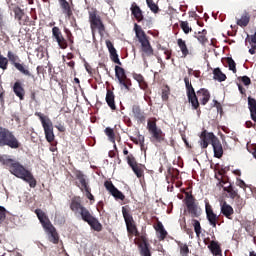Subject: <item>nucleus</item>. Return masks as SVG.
Listing matches in <instances>:
<instances>
[{
    "instance_id": "nucleus-1",
    "label": "nucleus",
    "mask_w": 256,
    "mask_h": 256,
    "mask_svg": "<svg viewBox=\"0 0 256 256\" xmlns=\"http://www.w3.org/2000/svg\"><path fill=\"white\" fill-rule=\"evenodd\" d=\"M69 209L74 212L76 217H80L83 222L89 224L90 228L95 230L96 232H101L103 227L101 222L96 217H93L91 212L82 205L80 197H74L71 199V203L69 204Z\"/></svg>"
},
{
    "instance_id": "nucleus-2",
    "label": "nucleus",
    "mask_w": 256,
    "mask_h": 256,
    "mask_svg": "<svg viewBox=\"0 0 256 256\" xmlns=\"http://www.w3.org/2000/svg\"><path fill=\"white\" fill-rule=\"evenodd\" d=\"M1 162L3 165L9 168L12 175L26 182L30 188H36L37 180L34 178L33 173L30 170H27L25 166L11 158L2 159Z\"/></svg>"
},
{
    "instance_id": "nucleus-3",
    "label": "nucleus",
    "mask_w": 256,
    "mask_h": 256,
    "mask_svg": "<svg viewBox=\"0 0 256 256\" xmlns=\"http://www.w3.org/2000/svg\"><path fill=\"white\" fill-rule=\"evenodd\" d=\"M34 213H36L40 224L43 225V229L48 235V241L57 245L60 242V235L58 234L53 224H51L49 217L41 209H36Z\"/></svg>"
},
{
    "instance_id": "nucleus-4",
    "label": "nucleus",
    "mask_w": 256,
    "mask_h": 256,
    "mask_svg": "<svg viewBox=\"0 0 256 256\" xmlns=\"http://www.w3.org/2000/svg\"><path fill=\"white\" fill-rule=\"evenodd\" d=\"M135 37L141 44V51L143 57H152L154 55V49L150 43V37L145 34L143 28L137 23L134 24Z\"/></svg>"
},
{
    "instance_id": "nucleus-5",
    "label": "nucleus",
    "mask_w": 256,
    "mask_h": 256,
    "mask_svg": "<svg viewBox=\"0 0 256 256\" xmlns=\"http://www.w3.org/2000/svg\"><path fill=\"white\" fill-rule=\"evenodd\" d=\"M121 213L123 214V219L126 223L128 239H133V237H140L139 229L137 228L136 221L131 214L129 206L122 207Z\"/></svg>"
},
{
    "instance_id": "nucleus-6",
    "label": "nucleus",
    "mask_w": 256,
    "mask_h": 256,
    "mask_svg": "<svg viewBox=\"0 0 256 256\" xmlns=\"http://www.w3.org/2000/svg\"><path fill=\"white\" fill-rule=\"evenodd\" d=\"M5 146L12 149H19L21 143L12 131H10L8 128L0 126V148Z\"/></svg>"
},
{
    "instance_id": "nucleus-7",
    "label": "nucleus",
    "mask_w": 256,
    "mask_h": 256,
    "mask_svg": "<svg viewBox=\"0 0 256 256\" xmlns=\"http://www.w3.org/2000/svg\"><path fill=\"white\" fill-rule=\"evenodd\" d=\"M74 174L76 180H78V182H75L76 187L79 188L80 192L85 193V196L90 201V204H93V202H95V197L92 195V189L91 186H89V181L86 179V175L82 173L81 170H76Z\"/></svg>"
},
{
    "instance_id": "nucleus-8",
    "label": "nucleus",
    "mask_w": 256,
    "mask_h": 256,
    "mask_svg": "<svg viewBox=\"0 0 256 256\" xmlns=\"http://www.w3.org/2000/svg\"><path fill=\"white\" fill-rule=\"evenodd\" d=\"M35 116L40 119L41 126H43L44 129V135L45 140H47L48 143H53L55 136H54V128H53V122L49 118V116H45L41 112H36L34 114Z\"/></svg>"
},
{
    "instance_id": "nucleus-9",
    "label": "nucleus",
    "mask_w": 256,
    "mask_h": 256,
    "mask_svg": "<svg viewBox=\"0 0 256 256\" xmlns=\"http://www.w3.org/2000/svg\"><path fill=\"white\" fill-rule=\"evenodd\" d=\"M7 60L10 62V64L13 65V67L20 72V74H23L25 77L34 79V75L32 72H30L29 67L26 66L25 63H19V56L12 51L7 52Z\"/></svg>"
},
{
    "instance_id": "nucleus-10",
    "label": "nucleus",
    "mask_w": 256,
    "mask_h": 256,
    "mask_svg": "<svg viewBox=\"0 0 256 256\" xmlns=\"http://www.w3.org/2000/svg\"><path fill=\"white\" fill-rule=\"evenodd\" d=\"M147 130L151 135L152 143H163L165 141V133L161 128L157 127V119L154 118L147 121Z\"/></svg>"
},
{
    "instance_id": "nucleus-11",
    "label": "nucleus",
    "mask_w": 256,
    "mask_h": 256,
    "mask_svg": "<svg viewBox=\"0 0 256 256\" xmlns=\"http://www.w3.org/2000/svg\"><path fill=\"white\" fill-rule=\"evenodd\" d=\"M89 22L90 29H92V31L97 30L100 36L105 35V25L103 24L101 16L98 15L96 9L89 11Z\"/></svg>"
},
{
    "instance_id": "nucleus-12",
    "label": "nucleus",
    "mask_w": 256,
    "mask_h": 256,
    "mask_svg": "<svg viewBox=\"0 0 256 256\" xmlns=\"http://www.w3.org/2000/svg\"><path fill=\"white\" fill-rule=\"evenodd\" d=\"M114 72H115L116 78L118 80V85L120 86V88L130 91V89L132 87V83H131V79L129 77H127L126 71L120 66H115Z\"/></svg>"
},
{
    "instance_id": "nucleus-13",
    "label": "nucleus",
    "mask_w": 256,
    "mask_h": 256,
    "mask_svg": "<svg viewBox=\"0 0 256 256\" xmlns=\"http://www.w3.org/2000/svg\"><path fill=\"white\" fill-rule=\"evenodd\" d=\"M195 201V197L186 192L185 205L187 212H189L190 217L199 218L202 215V210L197 206Z\"/></svg>"
},
{
    "instance_id": "nucleus-14",
    "label": "nucleus",
    "mask_w": 256,
    "mask_h": 256,
    "mask_svg": "<svg viewBox=\"0 0 256 256\" xmlns=\"http://www.w3.org/2000/svg\"><path fill=\"white\" fill-rule=\"evenodd\" d=\"M185 87H186V94L187 100L190 104H192L193 110L199 109V101L197 100V96L195 93V89L192 86L191 80L188 77H185Z\"/></svg>"
},
{
    "instance_id": "nucleus-15",
    "label": "nucleus",
    "mask_w": 256,
    "mask_h": 256,
    "mask_svg": "<svg viewBox=\"0 0 256 256\" xmlns=\"http://www.w3.org/2000/svg\"><path fill=\"white\" fill-rule=\"evenodd\" d=\"M52 39L54 42H57L59 49L65 50L70 47V42H68V39L64 37L63 32L57 26L52 28Z\"/></svg>"
},
{
    "instance_id": "nucleus-16",
    "label": "nucleus",
    "mask_w": 256,
    "mask_h": 256,
    "mask_svg": "<svg viewBox=\"0 0 256 256\" xmlns=\"http://www.w3.org/2000/svg\"><path fill=\"white\" fill-rule=\"evenodd\" d=\"M217 142H220V140L219 138H217V136L213 134V132H209L207 130L201 131L199 141L201 149H206L207 147H209V144H214Z\"/></svg>"
},
{
    "instance_id": "nucleus-17",
    "label": "nucleus",
    "mask_w": 256,
    "mask_h": 256,
    "mask_svg": "<svg viewBox=\"0 0 256 256\" xmlns=\"http://www.w3.org/2000/svg\"><path fill=\"white\" fill-rule=\"evenodd\" d=\"M104 188H106L107 192H109V194L112 195L114 199L121 201L126 199V196L123 194V192L117 189L115 185H113L112 181L106 180V182H104Z\"/></svg>"
},
{
    "instance_id": "nucleus-18",
    "label": "nucleus",
    "mask_w": 256,
    "mask_h": 256,
    "mask_svg": "<svg viewBox=\"0 0 256 256\" xmlns=\"http://www.w3.org/2000/svg\"><path fill=\"white\" fill-rule=\"evenodd\" d=\"M131 112H132V119H134V121H137L138 124H143L147 119V115L145 114L143 109H141V106L137 104L132 105Z\"/></svg>"
},
{
    "instance_id": "nucleus-19",
    "label": "nucleus",
    "mask_w": 256,
    "mask_h": 256,
    "mask_svg": "<svg viewBox=\"0 0 256 256\" xmlns=\"http://www.w3.org/2000/svg\"><path fill=\"white\" fill-rule=\"evenodd\" d=\"M206 218L208 220V223L211 225V227L216 228L217 222L219 221V216H217L212 208V205L209 204V201L206 200Z\"/></svg>"
},
{
    "instance_id": "nucleus-20",
    "label": "nucleus",
    "mask_w": 256,
    "mask_h": 256,
    "mask_svg": "<svg viewBox=\"0 0 256 256\" xmlns=\"http://www.w3.org/2000/svg\"><path fill=\"white\" fill-rule=\"evenodd\" d=\"M13 13L14 19L17 20L19 25H27V23H29V16H27L21 8H13Z\"/></svg>"
},
{
    "instance_id": "nucleus-21",
    "label": "nucleus",
    "mask_w": 256,
    "mask_h": 256,
    "mask_svg": "<svg viewBox=\"0 0 256 256\" xmlns=\"http://www.w3.org/2000/svg\"><path fill=\"white\" fill-rule=\"evenodd\" d=\"M106 47L109 50L110 59L114 64H117L118 66H122V62L119 60V55L117 54V50L115 46H113L112 41L106 40Z\"/></svg>"
},
{
    "instance_id": "nucleus-22",
    "label": "nucleus",
    "mask_w": 256,
    "mask_h": 256,
    "mask_svg": "<svg viewBox=\"0 0 256 256\" xmlns=\"http://www.w3.org/2000/svg\"><path fill=\"white\" fill-rule=\"evenodd\" d=\"M154 229H155L156 235L158 236L159 241H164L167 238L168 232L167 230H165V227L162 224V222H160V220L156 219V224H154Z\"/></svg>"
},
{
    "instance_id": "nucleus-23",
    "label": "nucleus",
    "mask_w": 256,
    "mask_h": 256,
    "mask_svg": "<svg viewBox=\"0 0 256 256\" xmlns=\"http://www.w3.org/2000/svg\"><path fill=\"white\" fill-rule=\"evenodd\" d=\"M12 89H13L14 95H16L17 98L20 99V101L25 100L26 91L21 81L17 80L16 82H14Z\"/></svg>"
},
{
    "instance_id": "nucleus-24",
    "label": "nucleus",
    "mask_w": 256,
    "mask_h": 256,
    "mask_svg": "<svg viewBox=\"0 0 256 256\" xmlns=\"http://www.w3.org/2000/svg\"><path fill=\"white\" fill-rule=\"evenodd\" d=\"M130 10L131 15L134 16L138 23H141L144 20L143 11L140 9L139 5L132 3Z\"/></svg>"
},
{
    "instance_id": "nucleus-25",
    "label": "nucleus",
    "mask_w": 256,
    "mask_h": 256,
    "mask_svg": "<svg viewBox=\"0 0 256 256\" xmlns=\"http://www.w3.org/2000/svg\"><path fill=\"white\" fill-rule=\"evenodd\" d=\"M221 214L229 220H233L234 209L231 205H228L226 201L221 204Z\"/></svg>"
},
{
    "instance_id": "nucleus-26",
    "label": "nucleus",
    "mask_w": 256,
    "mask_h": 256,
    "mask_svg": "<svg viewBox=\"0 0 256 256\" xmlns=\"http://www.w3.org/2000/svg\"><path fill=\"white\" fill-rule=\"evenodd\" d=\"M59 6H61L62 13L66 16V18L71 19L73 12L69 2L67 0H58Z\"/></svg>"
},
{
    "instance_id": "nucleus-27",
    "label": "nucleus",
    "mask_w": 256,
    "mask_h": 256,
    "mask_svg": "<svg viewBox=\"0 0 256 256\" xmlns=\"http://www.w3.org/2000/svg\"><path fill=\"white\" fill-rule=\"evenodd\" d=\"M106 103H107V106H109L110 109H112V111L117 110V107L115 104V94L110 89H107V92H106Z\"/></svg>"
},
{
    "instance_id": "nucleus-28",
    "label": "nucleus",
    "mask_w": 256,
    "mask_h": 256,
    "mask_svg": "<svg viewBox=\"0 0 256 256\" xmlns=\"http://www.w3.org/2000/svg\"><path fill=\"white\" fill-rule=\"evenodd\" d=\"M211 146L213 147L214 158L221 159L224 154L223 145L221 144V141L211 143Z\"/></svg>"
},
{
    "instance_id": "nucleus-29",
    "label": "nucleus",
    "mask_w": 256,
    "mask_h": 256,
    "mask_svg": "<svg viewBox=\"0 0 256 256\" xmlns=\"http://www.w3.org/2000/svg\"><path fill=\"white\" fill-rule=\"evenodd\" d=\"M221 62L225 67H228L232 73H237L236 64L232 57H224L221 59Z\"/></svg>"
},
{
    "instance_id": "nucleus-30",
    "label": "nucleus",
    "mask_w": 256,
    "mask_h": 256,
    "mask_svg": "<svg viewBox=\"0 0 256 256\" xmlns=\"http://www.w3.org/2000/svg\"><path fill=\"white\" fill-rule=\"evenodd\" d=\"M138 249H140V256H151L150 244H148L147 240L142 239V243L138 245Z\"/></svg>"
},
{
    "instance_id": "nucleus-31",
    "label": "nucleus",
    "mask_w": 256,
    "mask_h": 256,
    "mask_svg": "<svg viewBox=\"0 0 256 256\" xmlns=\"http://www.w3.org/2000/svg\"><path fill=\"white\" fill-rule=\"evenodd\" d=\"M248 109L251 112V119L256 123V99L248 97Z\"/></svg>"
},
{
    "instance_id": "nucleus-32",
    "label": "nucleus",
    "mask_w": 256,
    "mask_h": 256,
    "mask_svg": "<svg viewBox=\"0 0 256 256\" xmlns=\"http://www.w3.org/2000/svg\"><path fill=\"white\" fill-rule=\"evenodd\" d=\"M197 96L200 98L201 105L205 106L210 100V93L207 89H200L197 91Z\"/></svg>"
},
{
    "instance_id": "nucleus-33",
    "label": "nucleus",
    "mask_w": 256,
    "mask_h": 256,
    "mask_svg": "<svg viewBox=\"0 0 256 256\" xmlns=\"http://www.w3.org/2000/svg\"><path fill=\"white\" fill-rule=\"evenodd\" d=\"M250 20L251 15L247 11H244V13L241 15V18L237 20V25L242 28L247 27Z\"/></svg>"
},
{
    "instance_id": "nucleus-34",
    "label": "nucleus",
    "mask_w": 256,
    "mask_h": 256,
    "mask_svg": "<svg viewBox=\"0 0 256 256\" xmlns=\"http://www.w3.org/2000/svg\"><path fill=\"white\" fill-rule=\"evenodd\" d=\"M177 43H178V47L180 49V52H182V57L183 58L188 57V55H190V52H189L188 46L186 45L185 40H182V38H179L177 40Z\"/></svg>"
},
{
    "instance_id": "nucleus-35",
    "label": "nucleus",
    "mask_w": 256,
    "mask_h": 256,
    "mask_svg": "<svg viewBox=\"0 0 256 256\" xmlns=\"http://www.w3.org/2000/svg\"><path fill=\"white\" fill-rule=\"evenodd\" d=\"M206 35H207L206 29L199 31L198 33L194 32V38H196L201 45H205L208 42Z\"/></svg>"
},
{
    "instance_id": "nucleus-36",
    "label": "nucleus",
    "mask_w": 256,
    "mask_h": 256,
    "mask_svg": "<svg viewBox=\"0 0 256 256\" xmlns=\"http://www.w3.org/2000/svg\"><path fill=\"white\" fill-rule=\"evenodd\" d=\"M224 192H227L230 196L231 200H235L240 198L241 196L238 194V190L234 189L233 185L223 188Z\"/></svg>"
},
{
    "instance_id": "nucleus-37",
    "label": "nucleus",
    "mask_w": 256,
    "mask_h": 256,
    "mask_svg": "<svg viewBox=\"0 0 256 256\" xmlns=\"http://www.w3.org/2000/svg\"><path fill=\"white\" fill-rule=\"evenodd\" d=\"M211 253H213L214 256H221V248L219 246V243L211 241L210 246H208Z\"/></svg>"
},
{
    "instance_id": "nucleus-38",
    "label": "nucleus",
    "mask_w": 256,
    "mask_h": 256,
    "mask_svg": "<svg viewBox=\"0 0 256 256\" xmlns=\"http://www.w3.org/2000/svg\"><path fill=\"white\" fill-rule=\"evenodd\" d=\"M214 80L223 82L226 81L227 77L226 74H224L220 68H216L213 70Z\"/></svg>"
},
{
    "instance_id": "nucleus-39",
    "label": "nucleus",
    "mask_w": 256,
    "mask_h": 256,
    "mask_svg": "<svg viewBox=\"0 0 256 256\" xmlns=\"http://www.w3.org/2000/svg\"><path fill=\"white\" fill-rule=\"evenodd\" d=\"M132 169V172H134L135 176L138 178H141L144 176V166L143 165H135V166H130Z\"/></svg>"
},
{
    "instance_id": "nucleus-40",
    "label": "nucleus",
    "mask_w": 256,
    "mask_h": 256,
    "mask_svg": "<svg viewBox=\"0 0 256 256\" xmlns=\"http://www.w3.org/2000/svg\"><path fill=\"white\" fill-rule=\"evenodd\" d=\"M179 25H180V29H182V31H183V33H185V35H188L190 32L193 31L191 26H189L188 21H179Z\"/></svg>"
},
{
    "instance_id": "nucleus-41",
    "label": "nucleus",
    "mask_w": 256,
    "mask_h": 256,
    "mask_svg": "<svg viewBox=\"0 0 256 256\" xmlns=\"http://www.w3.org/2000/svg\"><path fill=\"white\" fill-rule=\"evenodd\" d=\"M146 2L149 10H151L152 13L154 14L160 13V8L158 7L157 4L154 3V0H146Z\"/></svg>"
},
{
    "instance_id": "nucleus-42",
    "label": "nucleus",
    "mask_w": 256,
    "mask_h": 256,
    "mask_svg": "<svg viewBox=\"0 0 256 256\" xmlns=\"http://www.w3.org/2000/svg\"><path fill=\"white\" fill-rule=\"evenodd\" d=\"M180 249V256H189L190 250L188 244L178 243Z\"/></svg>"
},
{
    "instance_id": "nucleus-43",
    "label": "nucleus",
    "mask_w": 256,
    "mask_h": 256,
    "mask_svg": "<svg viewBox=\"0 0 256 256\" xmlns=\"http://www.w3.org/2000/svg\"><path fill=\"white\" fill-rule=\"evenodd\" d=\"M104 134L109 137V141L115 143V131L113 128L107 127L104 129Z\"/></svg>"
},
{
    "instance_id": "nucleus-44",
    "label": "nucleus",
    "mask_w": 256,
    "mask_h": 256,
    "mask_svg": "<svg viewBox=\"0 0 256 256\" xmlns=\"http://www.w3.org/2000/svg\"><path fill=\"white\" fill-rule=\"evenodd\" d=\"M65 35H66V39L69 42V48L72 49L73 45H74V35H72L71 30L65 28L64 29Z\"/></svg>"
},
{
    "instance_id": "nucleus-45",
    "label": "nucleus",
    "mask_w": 256,
    "mask_h": 256,
    "mask_svg": "<svg viewBox=\"0 0 256 256\" xmlns=\"http://www.w3.org/2000/svg\"><path fill=\"white\" fill-rule=\"evenodd\" d=\"M170 94H171V89H169V86L167 85L164 86V88H162V94H161L162 101H168Z\"/></svg>"
},
{
    "instance_id": "nucleus-46",
    "label": "nucleus",
    "mask_w": 256,
    "mask_h": 256,
    "mask_svg": "<svg viewBox=\"0 0 256 256\" xmlns=\"http://www.w3.org/2000/svg\"><path fill=\"white\" fill-rule=\"evenodd\" d=\"M192 222L194 227V233H196L197 237H200V234H202V227L200 226V222L195 219H193Z\"/></svg>"
},
{
    "instance_id": "nucleus-47",
    "label": "nucleus",
    "mask_w": 256,
    "mask_h": 256,
    "mask_svg": "<svg viewBox=\"0 0 256 256\" xmlns=\"http://www.w3.org/2000/svg\"><path fill=\"white\" fill-rule=\"evenodd\" d=\"M126 160H127L128 166H130V167L142 165V164H139V163L136 162V158H134L133 154L128 155L126 157Z\"/></svg>"
},
{
    "instance_id": "nucleus-48",
    "label": "nucleus",
    "mask_w": 256,
    "mask_h": 256,
    "mask_svg": "<svg viewBox=\"0 0 256 256\" xmlns=\"http://www.w3.org/2000/svg\"><path fill=\"white\" fill-rule=\"evenodd\" d=\"M8 58L3 57V55L0 56V69H2L3 71H5L6 69H8Z\"/></svg>"
},
{
    "instance_id": "nucleus-49",
    "label": "nucleus",
    "mask_w": 256,
    "mask_h": 256,
    "mask_svg": "<svg viewBox=\"0 0 256 256\" xmlns=\"http://www.w3.org/2000/svg\"><path fill=\"white\" fill-rule=\"evenodd\" d=\"M6 219V209L3 206H0V224H2Z\"/></svg>"
},
{
    "instance_id": "nucleus-50",
    "label": "nucleus",
    "mask_w": 256,
    "mask_h": 256,
    "mask_svg": "<svg viewBox=\"0 0 256 256\" xmlns=\"http://www.w3.org/2000/svg\"><path fill=\"white\" fill-rule=\"evenodd\" d=\"M233 200H235V204L237 205L238 210L243 209V207H244V200H243V198L239 197V198H235Z\"/></svg>"
},
{
    "instance_id": "nucleus-51",
    "label": "nucleus",
    "mask_w": 256,
    "mask_h": 256,
    "mask_svg": "<svg viewBox=\"0 0 256 256\" xmlns=\"http://www.w3.org/2000/svg\"><path fill=\"white\" fill-rule=\"evenodd\" d=\"M238 80L242 82V84L249 86L251 85V79L247 76L244 77H238Z\"/></svg>"
},
{
    "instance_id": "nucleus-52",
    "label": "nucleus",
    "mask_w": 256,
    "mask_h": 256,
    "mask_svg": "<svg viewBox=\"0 0 256 256\" xmlns=\"http://www.w3.org/2000/svg\"><path fill=\"white\" fill-rule=\"evenodd\" d=\"M216 179L219 181L218 182V186L223 187V185H226L228 183V177H221V178H219L216 175Z\"/></svg>"
},
{
    "instance_id": "nucleus-53",
    "label": "nucleus",
    "mask_w": 256,
    "mask_h": 256,
    "mask_svg": "<svg viewBox=\"0 0 256 256\" xmlns=\"http://www.w3.org/2000/svg\"><path fill=\"white\" fill-rule=\"evenodd\" d=\"M246 41L249 42V45L256 46V32L254 35L249 36L248 39H246Z\"/></svg>"
},
{
    "instance_id": "nucleus-54",
    "label": "nucleus",
    "mask_w": 256,
    "mask_h": 256,
    "mask_svg": "<svg viewBox=\"0 0 256 256\" xmlns=\"http://www.w3.org/2000/svg\"><path fill=\"white\" fill-rule=\"evenodd\" d=\"M132 78H133L135 81H137L138 83L145 81V79H144V77H143L142 74H133V75H132Z\"/></svg>"
},
{
    "instance_id": "nucleus-55",
    "label": "nucleus",
    "mask_w": 256,
    "mask_h": 256,
    "mask_svg": "<svg viewBox=\"0 0 256 256\" xmlns=\"http://www.w3.org/2000/svg\"><path fill=\"white\" fill-rule=\"evenodd\" d=\"M237 186L242 188V189L247 188V184H245L244 180H241L240 178H237Z\"/></svg>"
},
{
    "instance_id": "nucleus-56",
    "label": "nucleus",
    "mask_w": 256,
    "mask_h": 256,
    "mask_svg": "<svg viewBox=\"0 0 256 256\" xmlns=\"http://www.w3.org/2000/svg\"><path fill=\"white\" fill-rule=\"evenodd\" d=\"M162 51H164V55H166V60L171 59L172 50H168V49H166V48H162Z\"/></svg>"
},
{
    "instance_id": "nucleus-57",
    "label": "nucleus",
    "mask_w": 256,
    "mask_h": 256,
    "mask_svg": "<svg viewBox=\"0 0 256 256\" xmlns=\"http://www.w3.org/2000/svg\"><path fill=\"white\" fill-rule=\"evenodd\" d=\"M138 85L140 86V89L143 91H146L148 89V84L145 80L142 82H138Z\"/></svg>"
},
{
    "instance_id": "nucleus-58",
    "label": "nucleus",
    "mask_w": 256,
    "mask_h": 256,
    "mask_svg": "<svg viewBox=\"0 0 256 256\" xmlns=\"http://www.w3.org/2000/svg\"><path fill=\"white\" fill-rule=\"evenodd\" d=\"M74 54H72L71 52H69L68 54H66V56H62V61L65 63V58L68 60L74 59Z\"/></svg>"
},
{
    "instance_id": "nucleus-59",
    "label": "nucleus",
    "mask_w": 256,
    "mask_h": 256,
    "mask_svg": "<svg viewBox=\"0 0 256 256\" xmlns=\"http://www.w3.org/2000/svg\"><path fill=\"white\" fill-rule=\"evenodd\" d=\"M245 127H246V128H255L256 125H255V124H252V121H246V122H245Z\"/></svg>"
},
{
    "instance_id": "nucleus-60",
    "label": "nucleus",
    "mask_w": 256,
    "mask_h": 256,
    "mask_svg": "<svg viewBox=\"0 0 256 256\" xmlns=\"http://www.w3.org/2000/svg\"><path fill=\"white\" fill-rule=\"evenodd\" d=\"M248 52L251 55H255V53H256V45H251V49H249Z\"/></svg>"
},
{
    "instance_id": "nucleus-61",
    "label": "nucleus",
    "mask_w": 256,
    "mask_h": 256,
    "mask_svg": "<svg viewBox=\"0 0 256 256\" xmlns=\"http://www.w3.org/2000/svg\"><path fill=\"white\" fill-rule=\"evenodd\" d=\"M103 210V201H99L97 203V212H101Z\"/></svg>"
},
{
    "instance_id": "nucleus-62",
    "label": "nucleus",
    "mask_w": 256,
    "mask_h": 256,
    "mask_svg": "<svg viewBox=\"0 0 256 256\" xmlns=\"http://www.w3.org/2000/svg\"><path fill=\"white\" fill-rule=\"evenodd\" d=\"M66 66H68L69 68L74 70L75 69V62L74 61L66 62Z\"/></svg>"
},
{
    "instance_id": "nucleus-63",
    "label": "nucleus",
    "mask_w": 256,
    "mask_h": 256,
    "mask_svg": "<svg viewBox=\"0 0 256 256\" xmlns=\"http://www.w3.org/2000/svg\"><path fill=\"white\" fill-rule=\"evenodd\" d=\"M55 128H57V130L61 133L65 132V127L63 125L55 126Z\"/></svg>"
},
{
    "instance_id": "nucleus-64",
    "label": "nucleus",
    "mask_w": 256,
    "mask_h": 256,
    "mask_svg": "<svg viewBox=\"0 0 256 256\" xmlns=\"http://www.w3.org/2000/svg\"><path fill=\"white\" fill-rule=\"evenodd\" d=\"M216 107L218 112L223 113V108L221 107V104L217 101H216Z\"/></svg>"
}]
</instances>
